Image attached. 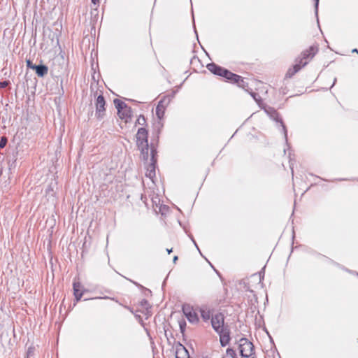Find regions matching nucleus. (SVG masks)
Masks as SVG:
<instances>
[{
  "instance_id": "nucleus-1",
  "label": "nucleus",
  "mask_w": 358,
  "mask_h": 358,
  "mask_svg": "<svg viewBox=\"0 0 358 358\" xmlns=\"http://www.w3.org/2000/svg\"><path fill=\"white\" fill-rule=\"evenodd\" d=\"M211 324L214 331L220 336L222 347L227 345L231 340L229 325L224 324V316L222 313H216L211 317Z\"/></svg>"
},
{
  "instance_id": "nucleus-2",
  "label": "nucleus",
  "mask_w": 358,
  "mask_h": 358,
  "mask_svg": "<svg viewBox=\"0 0 358 358\" xmlns=\"http://www.w3.org/2000/svg\"><path fill=\"white\" fill-rule=\"evenodd\" d=\"M317 48L313 46H310L308 50L303 51L301 54V57H298L295 60V64L289 68L285 75L286 78H292L295 73L301 70V69L305 66L308 62H303V59H312L315 53L317 52Z\"/></svg>"
},
{
  "instance_id": "nucleus-3",
  "label": "nucleus",
  "mask_w": 358,
  "mask_h": 358,
  "mask_svg": "<svg viewBox=\"0 0 358 358\" xmlns=\"http://www.w3.org/2000/svg\"><path fill=\"white\" fill-rule=\"evenodd\" d=\"M208 70L214 75L224 78L227 80L230 81L231 78H238V75L235 74L230 71L224 69L215 63H210L206 66Z\"/></svg>"
},
{
  "instance_id": "nucleus-4",
  "label": "nucleus",
  "mask_w": 358,
  "mask_h": 358,
  "mask_svg": "<svg viewBox=\"0 0 358 358\" xmlns=\"http://www.w3.org/2000/svg\"><path fill=\"white\" fill-rule=\"evenodd\" d=\"M239 350L241 357L249 358L255 353L254 345L246 338L239 341Z\"/></svg>"
},
{
  "instance_id": "nucleus-5",
  "label": "nucleus",
  "mask_w": 358,
  "mask_h": 358,
  "mask_svg": "<svg viewBox=\"0 0 358 358\" xmlns=\"http://www.w3.org/2000/svg\"><path fill=\"white\" fill-rule=\"evenodd\" d=\"M150 155V163L148 164L145 175L147 177L150 178V179H152L155 176V164L157 162V159L155 157L157 155V150L155 148H151Z\"/></svg>"
},
{
  "instance_id": "nucleus-6",
  "label": "nucleus",
  "mask_w": 358,
  "mask_h": 358,
  "mask_svg": "<svg viewBox=\"0 0 358 358\" xmlns=\"http://www.w3.org/2000/svg\"><path fill=\"white\" fill-rule=\"evenodd\" d=\"M96 116L98 119H102L105 115L106 101L103 95H99L96 100Z\"/></svg>"
},
{
  "instance_id": "nucleus-7",
  "label": "nucleus",
  "mask_w": 358,
  "mask_h": 358,
  "mask_svg": "<svg viewBox=\"0 0 358 358\" xmlns=\"http://www.w3.org/2000/svg\"><path fill=\"white\" fill-rule=\"evenodd\" d=\"M136 144L137 146L142 147L143 145H148V133L146 129L145 128H139L138 129L137 134L136 135Z\"/></svg>"
},
{
  "instance_id": "nucleus-8",
  "label": "nucleus",
  "mask_w": 358,
  "mask_h": 358,
  "mask_svg": "<svg viewBox=\"0 0 358 358\" xmlns=\"http://www.w3.org/2000/svg\"><path fill=\"white\" fill-rule=\"evenodd\" d=\"M166 99V98H164L163 100H161L156 107V115L159 119V121L156 123L155 127H157L159 132L160 129L163 127V124L161 122V120L164 115L166 106L164 105V102Z\"/></svg>"
},
{
  "instance_id": "nucleus-9",
  "label": "nucleus",
  "mask_w": 358,
  "mask_h": 358,
  "mask_svg": "<svg viewBox=\"0 0 358 358\" xmlns=\"http://www.w3.org/2000/svg\"><path fill=\"white\" fill-rule=\"evenodd\" d=\"M182 311L186 317L191 323L197 322L199 320L197 315L189 307L183 306Z\"/></svg>"
},
{
  "instance_id": "nucleus-10",
  "label": "nucleus",
  "mask_w": 358,
  "mask_h": 358,
  "mask_svg": "<svg viewBox=\"0 0 358 358\" xmlns=\"http://www.w3.org/2000/svg\"><path fill=\"white\" fill-rule=\"evenodd\" d=\"M176 358H190L187 350L180 343L176 346Z\"/></svg>"
},
{
  "instance_id": "nucleus-11",
  "label": "nucleus",
  "mask_w": 358,
  "mask_h": 358,
  "mask_svg": "<svg viewBox=\"0 0 358 358\" xmlns=\"http://www.w3.org/2000/svg\"><path fill=\"white\" fill-rule=\"evenodd\" d=\"M73 294H74L75 299H76V301H78L80 300V299L83 294V291L81 289L82 285H81L80 282H74L73 285Z\"/></svg>"
},
{
  "instance_id": "nucleus-12",
  "label": "nucleus",
  "mask_w": 358,
  "mask_h": 358,
  "mask_svg": "<svg viewBox=\"0 0 358 358\" xmlns=\"http://www.w3.org/2000/svg\"><path fill=\"white\" fill-rule=\"evenodd\" d=\"M34 70L36 71V75L41 78L44 77L48 72V68L45 64L34 66Z\"/></svg>"
},
{
  "instance_id": "nucleus-13",
  "label": "nucleus",
  "mask_w": 358,
  "mask_h": 358,
  "mask_svg": "<svg viewBox=\"0 0 358 358\" xmlns=\"http://www.w3.org/2000/svg\"><path fill=\"white\" fill-rule=\"evenodd\" d=\"M238 78H231L229 82L236 83L239 87L248 91V83L241 76L238 75Z\"/></svg>"
},
{
  "instance_id": "nucleus-14",
  "label": "nucleus",
  "mask_w": 358,
  "mask_h": 358,
  "mask_svg": "<svg viewBox=\"0 0 358 358\" xmlns=\"http://www.w3.org/2000/svg\"><path fill=\"white\" fill-rule=\"evenodd\" d=\"M113 103H114V105H115V108L117 110V114L122 113L123 109L128 110L127 108H128L129 106L124 102H123L122 101H121V100H120L118 99H114Z\"/></svg>"
},
{
  "instance_id": "nucleus-15",
  "label": "nucleus",
  "mask_w": 358,
  "mask_h": 358,
  "mask_svg": "<svg viewBox=\"0 0 358 358\" xmlns=\"http://www.w3.org/2000/svg\"><path fill=\"white\" fill-rule=\"evenodd\" d=\"M127 110H124L122 113H119L118 115L121 119H124L126 122H128L129 119H131L132 115V110L130 107H128Z\"/></svg>"
},
{
  "instance_id": "nucleus-16",
  "label": "nucleus",
  "mask_w": 358,
  "mask_h": 358,
  "mask_svg": "<svg viewBox=\"0 0 358 358\" xmlns=\"http://www.w3.org/2000/svg\"><path fill=\"white\" fill-rule=\"evenodd\" d=\"M138 148L141 150V157L143 160L148 161L149 157V145H143L142 147L139 146Z\"/></svg>"
},
{
  "instance_id": "nucleus-17",
  "label": "nucleus",
  "mask_w": 358,
  "mask_h": 358,
  "mask_svg": "<svg viewBox=\"0 0 358 358\" xmlns=\"http://www.w3.org/2000/svg\"><path fill=\"white\" fill-rule=\"evenodd\" d=\"M201 316L204 321H208L210 320L212 316H213L209 309L207 308H201Z\"/></svg>"
},
{
  "instance_id": "nucleus-18",
  "label": "nucleus",
  "mask_w": 358,
  "mask_h": 358,
  "mask_svg": "<svg viewBox=\"0 0 358 358\" xmlns=\"http://www.w3.org/2000/svg\"><path fill=\"white\" fill-rule=\"evenodd\" d=\"M141 306L145 308L146 309V314H148L149 313V309L151 308L150 303H148V301L146 300V299H143L141 301Z\"/></svg>"
},
{
  "instance_id": "nucleus-19",
  "label": "nucleus",
  "mask_w": 358,
  "mask_h": 358,
  "mask_svg": "<svg viewBox=\"0 0 358 358\" xmlns=\"http://www.w3.org/2000/svg\"><path fill=\"white\" fill-rule=\"evenodd\" d=\"M226 354L231 358H238L236 351L232 348H227Z\"/></svg>"
},
{
  "instance_id": "nucleus-20",
  "label": "nucleus",
  "mask_w": 358,
  "mask_h": 358,
  "mask_svg": "<svg viewBox=\"0 0 358 358\" xmlns=\"http://www.w3.org/2000/svg\"><path fill=\"white\" fill-rule=\"evenodd\" d=\"M146 122L145 118L143 115H141L136 120V124L144 125Z\"/></svg>"
},
{
  "instance_id": "nucleus-21",
  "label": "nucleus",
  "mask_w": 358,
  "mask_h": 358,
  "mask_svg": "<svg viewBox=\"0 0 358 358\" xmlns=\"http://www.w3.org/2000/svg\"><path fill=\"white\" fill-rule=\"evenodd\" d=\"M250 94L255 101L259 102L261 100V96L258 93L250 92Z\"/></svg>"
},
{
  "instance_id": "nucleus-22",
  "label": "nucleus",
  "mask_w": 358,
  "mask_h": 358,
  "mask_svg": "<svg viewBox=\"0 0 358 358\" xmlns=\"http://www.w3.org/2000/svg\"><path fill=\"white\" fill-rule=\"evenodd\" d=\"M8 143V139L6 137L3 136L0 139V148H3Z\"/></svg>"
},
{
  "instance_id": "nucleus-23",
  "label": "nucleus",
  "mask_w": 358,
  "mask_h": 358,
  "mask_svg": "<svg viewBox=\"0 0 358 358\" xmlns=\"http://www.w3.org/2000/svg\"><path fill=\"white\" fill-rule=\"evenodd\" d=\"M279 121H280V124H281V125L282 127V130L284 131V135H285V140H286V141H287V134L286 127L284 125V124H283V122H282L281 119Z\"/></svg>"
},
{
  "instance_id": "nucleus-24",
  "label": "nucleus",
  "mask_w": 358,
  "mask_h": 358,
  "mask_svg": "<svg viewBox=\"0 0 358 358\" xmlns=\"http://www.w3.org/2000/svg\"><path fill=\"white\" fill-rule=\"evenodd\" d=\"M34 348L33 347H29L27 350V357H29V356H31L34 355Z\"/></svg>"
},
{
  "instance_id": "nucleus-25",
  "label": "nucleus",
  "mask_w": 358,
  "mask_h": 358,
  "mask_svg": "<svg viewBox=\"0 0 358 358\" xmlns=\"http://www.w3.org/2000/svg\"><path fill=\"white\" fill-rule=\"evenodd\" d=\"M10 82L8 80L0 82V88H5L9 85Z\"/></svg>"
},
{
  "instance_id": "nucleus-26",
  "label": "nucleus",
  "mask_w": 358,
  "mask_h": 358,
  "mask_svg": "<svg viewBox=\"0 0 358 358\" xmlns=\"http://www.w3.org/2000/svg\"><path fill=\"white\" fill-rule=\"evenodd\" d=\"M34 66H36V64H33V63L30 60H27V66L31 69L34 70Z\"/></svg>"
},
{
  "instance_id": "nucleus-27",
  "label": "nucleus",
  "mask_w": 358,
  "mask_h": 358,
  "mask_svg": "<svg viewBox=\"0 0 358 358\" xmlns=\"http://www.w3.org/2000/svg\"><path fill=\"white\" fill-rule=\"evenodd\" d=\"M319 1L320 0H314V1H315V12L316 16H317V13H318Z\"/></svg>"
},
{
  "instance_id": "nucleus-28",
  "label": "nucleus",
  "mask_w": 358,
  "mask_h": 358,
  "mask_svg": "<svg viewBox=\"0 0 358 358\" xmlns=\"http://www.w3.org/2000/svg\"><path fill=\"white\" fill-rule=\"evenodd\" d=\"M185 325H186V324L185 322H180V331L182 333H183L185 329Z\"/></svg>"
},
{
  "instance_id": "nucleus-29",
  "label": "nucleus",
  "mask_w": 358,
  "mask_h": 358,
  "mask_svg": "<svg viewBox=\"0 0 358 358\" xmlns=\"http://www.w3.org/2000/svg\"><path fill=\"white\" fill-rule=\"evenodd\" d=\"M189 238H191V240L192 241V242L194 243V244L195 247L198 249V250H199V247H198V245H197V244H196V241H194V239L193 236H192V235H189Z\"/></svg>"
},
{
  "instance_id": "nucleus-30",
  "label": "nucleus",
  "mask_w": 358,
  "mask_h": 358,
  "mask_svg": "<svg viewBox=\"0 0 358 358\" xmlns=\"http://www.w3.org/2000/svg\"><path fill=\"white\" fill-rule=\"evenodd\" d=\"M134 316H135V317H136L138 321H142V319H141V315H138V314L135 313V314H134Z\"/></svg>"
},
{
  "instance_id": "nucleus-31",
  "label": "nucleus",
  "mask_w": 358,
  "mask_h": 358,
  "mask_svg": "<svg viewBox=\"0 0 358 358\" xmlns=\"http://www.w3.org/2000/svg\"><path fill=\"white\" fill-rule=\"evenodd\" d=\"M92 3L94 5L98 4L99 3V0H91Z\"/></svg>"
},
{
  "instance_id": "nucleus-32",
  "label": "nucleus",
  "mask_w": 358,
  "mask_h": 358,
  "mask_svg": "<svg viewBox=\"0 0 358 358\" xmlns=\"http://www.w3.org/2000/svg\"><path fill=\"white\" fill-rule=\"evenodd\" d=\"M178 259V256H174V257H173V263H175V264H176Z\"/></svg>"
},
{
  "instance_id": "nucleus-33",
  "label": "nucleus",
  "mask_w": 358,
  "mask_h": 358,
  "mask_svg": "<svg viewBox=\"0 0 358 358\" xmlns=\"http://www.w3.org/2000/svg\"><path fill=\"white\" fill-rule=\"evenodd\" d=\"M125 308H126L127 309H128L131 313H134L133 310H132L130 307H129V306H125Z\"/></svg>"
},
{
  "instance_id": "nucleus-34",
  "label": "nucleus",
  "mask_w": 358,
  "mask_h": 358,
  "mask_svg": "<svg viewBox=\"0 0 358 358\" xmlns=\"http://www.w3.org/2000/svg\"><path fill=\"white\" fill-rule=\"evenodd\" d=\"M166 251H167L168 254H170L171 252H172L173 250H172V248L166 249Z\"/></svg>"
},
{
  "instance_id": "nucleus-35",
  "label": "nucleus",
  "mask_w": 358,
  "mask_h": 358,
  "mask_svg": "<svg viewBox=\"0 0 358 358\" xmlns=\"http://www.w3.org/2000/svg\"><path fill=\"white\" fill-rule=\"evenodd\" d=\"M352 51H353V52H357L358 53V50H357V49H355V50H353Z\"/></svg>"
},
{
  "instance_id": "nucleus-36",
  "label": "nucleus",
  "mask_w": 358,
  "mask_h": 358,
  "mask_svg": "<svg viewBox=\"0 0 358 358\" xmlns=\"http://www.w3.org/2000/svg\"><path fill=\"white\" fill-rule=\"evenodd\" d=\"M291 170H292V173L293 174L294 171H293V168L292 167H291Z\"/></svg>"
},
{
  "instance_id": "nucleus-37",
  "label": "nucleus",
  "mask_w": 358,
  "mask_h": 358,
  "mask_svg": "<svg viewBox=\"0 0 358 358\" xmlns=\"http://www.w3.org/2000/svg\"><path fill=\"white\" fill-rule=\"evenodd\" d=\"M336 82V78L334 79V84Z\"/></svg>"
},
{
  "instance_id": "nucleus-38",
  "label": "nucleus",
  "mask_w": 358,
  "mask_h": 358,
  "mask_svg": "<svg viewBox=\"0 0 358 358\" xmlns=\"http://www.w3.org/2000/svg\"><path fill=\"white\" fill-rule=\"evenodd\" d=\"M194 32L197 34V33H196V30L195 29H194Z\"/></svg>"
},
{
  "instance_id": "nucleus-39",
  "label": "nucleus",
  "mask_w": 358,
  "mask_h": 358,
  "mask_svg": "<svg viewBox=\"0 0 358 358\" xmlns=\"http://www.w3.org/2000/svg\"><path fill=\"white\" fill-rule=\"evenodd\" d=\"M251 358H253V357H251Z\"/></svg>"
},
{
  "instance_id": "nucleus-40",
  "label": "nucleus",
  "mask_w": 358,
  "mask_h": 358,
  "mask_svg": "<svg viewBox=\"0 0 358 358\" xmlns=\"http://www.w3.org/2000/svg\"><path fill=\"white\" fill-rule=\"evenodd\" d=\"M27 358H29V357H27Z\"/></svg>"
}]
</instances>
